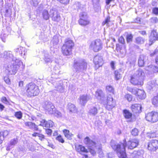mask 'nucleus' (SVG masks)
<instances>
[{"instance_id":"de8ad7c7","label":"nucleus","mask_w":158,"mask_h":158,"mask_svg":"<svg viewBox=\"0 0 158 158\" xmlns=\"http://www.w3.org/2000/svg\"><path fill=\"white\" fill-rule=\"evenodd\" d=\"M1 100L2 102L6 104H8L10 103L9 100L5 97H2L1 98Z\"/></svg>"},{"instance_id":"aec40b11","label":"nucleus","mask_w":158,"mask_h":158,"mask_svg":"<svg viewBox=\"0 0 158 158\" xmlns=\"http://www.w3.org/2000/svg\"><path fill=\"white\" fill-rule=\"evenodd\" d=\"M42 123H43V125L47 127H52L54 125V123L51 120H49L46 121L45 119H42L41 121Z\"/></svg>"},{"instance_id":"c9c22d12","label":"nucleus","mask_w":158,"mask_h":158,"mask_svg":"<svg viewBox=\"0 0 158 158\" xmlns=\"http://www.w3.org/2000/svg\"><path fill=\"white\" fill-rule=\"evenodd\" d=\"M115 79L118 80L122 77V76L118 70H116L114 73Z\"/></svg>"},{"instance_id":"f03ea898","label":"nucleus","mask_w":158,"mask_h":158,"mask_svg":"<svg viewBox=\"0 0 158 158\" xmlns=\"http://www.w3.org/2000/svg\"><path fill=\"white\" fill-rule=\"evenodd\" d=\"M1 57L10 62L12 65H9L6 68V72L9 74L15 75L17 72L19 68L23 66V62L19 59L14 57L12 52L10 51H5L1 54Z\"/></svg>"},{"instance_id":"a211bd4d","label":"nucleus","mask_w":158,"mask_h":158,"mask_svg":"<svg viewBox=\"0 0 158 158\" xmlns=\"http://www.w3.org/2000/svg\"><path fill=\"white\" fill-rule=\"evenodd\" d=\"M131 108L132 111L134 113H139L141 112V106L140 104H133L132 105Z\"/></svg>"},{"instance_id":"f8f14e48","label":"nucleus","mask_w":158,"mask_h":158,"mask_svg":"<svg viewBox=\"0 0 158 158\" xmlns=\"http://www.w3.org/2000/svg\"><path fill=\"white\" fill-rule=\"evenodd\" d=\"M148 150L151 151H156L158 148V141L152 140L146 144Z\"/></svg>"},{"instance_id":"09e8293b","label":"nucleus","mask_w":158,"mask_h":158,"mask_svg":"<svg viewBox=\"0 0 158 158\" xmlns=\"http://www.w3.org/2000/svg\"><path fill=\"white\" fill-rule=\"evenodd\" d=\"M97 148L98 149L99 157L100 158H103L104 157V155L102 151L101 148L99 147L98 148Z\"/></svg>"},{"instance_id":"8fccbe9b","label":"nucleus","mask_w":158,"mask_h":158,"mask_svg":"<svg viewBox=\"0 0 158 158\" xmlns=\"http://www.w3.org/2000/svg\"><path fill=\"white\" fill-rule=\"evenodd\" d=\"M138 130L136 128H134L131 131V134L134 136H136L138 135Z\"/></svg>"},{"instance_id":"6e6d98bb","label":"nucleus","mask_w":158,"mask_h":158,"mask_svg":"<svg viewBox=\"0 0 158 158\" xmlns=\"http://www.w3.org/2000/svg\"><path fill=\"white\" fill-rule=\"evenodd\" d=\"M150 21L152 23H156L158 22V19L156 17H154L151 19Z\"/></svg>"},{"instance_id":"49530a36","label":"nucleus","mask_w":158,"mask_h":158,"mask_svg":"<svg viewBox=\"0 0 158 158\" xmlns=\"http://www.w3.org/2000/svg\"><path fill=\"white\" fill-rule=\"evenodd\" d=\"M53 114L55 116L59 118L61 117L62 116L61 113L59 111L56 110H54V113Z\"/></svg>"},{"instance_id":"13d9d810","label":"nucleus","mask_w":158,"mask_h":158,"mask_svg":"<svg viewBox=\"0 0 158 158\" xmlns=\"http://www.w3.org/2000/svg\"><path fill=\"white\" fill-rule=\"evenodd\" d=\"M118 41L119 43L123 44L125 42L124 39L122 36H120L118 39Z\"/></svg>"},{"instance_id":"39448f33","label":"nucleus","mask_w":158,"mask_h":158,"mask_svg":"<svg viewBox=\"0 0 158 158\" xmlns=\"http://www.w3.org/2000/svg\"><path fill=\"white\" fill-rule=\"evenodd\" d=\"M26 89L27 96L29 97L37 96L40 92L38 86L33 83H30L27 85Z\"/></svg>"},{"instance_id":"bf43d9fd","label":"nucleus","mask_w":158,"mask_h":158,"mask_svg":"<svg viewBox=\"0 0 158 158\" xmlns=\"http://www.w3.org/2000/svg\"><path fill=\"white\" fill-rule=\"evenodd\" d=\"M6 35L5 34H2L1 35V39L2 41L5 42L6 41Z\"/></svg>"},{"instance_id":"cd10ccee","label":"nucleus","mask_w":158,"mask_h":158,"mask_svg":"<svg viewBox=\"0 0 158 158\" xmlns=\"http://www.w3.org/2000/svg\"><path fill=\"white\" fill-rule=\"evenodd\" d=\"M63 133L65 137L68 139L71 140L72 139V137L73 134L70 133L69 131L68 130L64 129L63 130Z\"/></svg>"},{"instance_id":"c03bdc74","label":"nucleus","mask_w":158,"mask_h":158,"mask_svg":"<svg viewBox=\"0 0 158 158\" xmlns=\"http://www.w3.org/2000/svg\"><path fill=\"white\" fill-rule=\"evenodd\" d=\"M106 90L107 91L109 92L113 93L114 89L112 86L111 85H108L106 87Z\"/></svg>"},{"instance_id":"0eeeda50","label":"nucleus","mask_w":158,"mask_h":158,"mask_svg":"<svg viewBox=\"0 0 158 158\" xmlns=\"http://www.w3.org/2000/svg\"><path fill=\"white\" fill-rule=\"evenodd\" d=\"M102 103L109 110H111L116 106L115 101L114 100L112 96L110 94L107 96L106 100H102Z\"/></svg>"},{"instance_id":"f704fd0d","label":"nucleus","mask_w":158,"mask_h":158,"mask_svg":"<svg viewBox=\"0 0 158 158\" xmlns=\"http://www.w3.org/2000/svg\"><path fill=\"white\" fill-rule=\"evenodd\" d=\"M43 18L45 20H47L49 18V15L47 10H44L42 12Z\"/></svg>"},{"instance_id":"b1692460","label":"nucleus","mask_w":158,"mask_h":158,"mask_svg":"<svg viewBox=\"0 0 158 158\" xmlns=\"http://www.w3.org/2000/svg\"><path fill=\"white\" fill-rule=\"evenodd\" d=\"M9 133V131L7 130H4L0 133V144L2 143L4 138L6 137Z\"/></svg>"},{"instance_id":"69168bd1","label":"nucleus","mask_w":158,"mask_h":158,"mask_svg":"<svg viewBox=\"0 0 158 158\" xmlns=\"http://www.w3.org/2000/svg\"><path fill=\"white\" fill-rule=\"evenodd\" d=\"M153 12L154 14L157 15L158 14V8H154L153 10Z\"/></svg>"},{"instance_id":"bb28decb","label":"nucleus","mask_w":158,"mask_h":158,"mask_svg":"<svg viewBox=\"0 0 158 158\" xmlns=\"http://www.w3.org/2000/svg\"><path fill=\"white\" fill-rule=\"evenodd\" d=\"M19 50H20L21 52L19 51V54L21 55V56L26 55L27 51L25 48L20 47L19 48H16L15 50V51L16 52H18L19 51Z\"/></svg>"},{"instance_id":"864d4df0","label":"nucleus","mask_w":158,"mask_h":158,"mask_svg":"<svg viewBox=\"0 0 158 158\" xmlns=\"http://www.w3.org/2000/svg\"><path fill=\"white\" fill-rule=\"evenodd\" d=\"M125 98L129 102L131 101L132 99V96L129 94H126L125 96Z\"/></svg>"},{"instance_id":"79ce46f5","label":"nucleus","mask_w":158,"mask_h":158,"mask_svg":"<svg viewBox=\"0 0 158 158\" xmlns=\"http://www.w3.org/2000/svg\"><path fill=\"white\" fill-rule=\"evenodd\" d=\"M139 89H137V88H130L128 90L130 92H131L133 94L137 95L138 93V90Z\"/></svg>"},{"instance_id":"4c0bfd02","label":"nucleus","mask_w":158,"mask_h":158,"mask_svg":"<svg viewBox=\"0 0 158 158\" xmlns=\"http://www.w3.org/2000/svg\"><path fill=\"white\" fill-rule=\"evenodd\" d=\"M100 0H92L93 4L95 8H99V7Z\"/></svg>"},{"instance_id":"0e129e2a","label":"nucleus","mask_w":158,"mask_h":158,"mask_svg":"<svg viewBox=\"0 0 158 158\" xmlns=\"http://www.w3.org/2000/svg\"><path fill=\"white\" fill-rule=\"evenodd\" d=\"M147 136L149 138H151L156 137L155 133H152L151 134H149V135H148Z\"/></svg>"},{"instance_id":"052dcab7","label":"nucleus","mask_w":158,"mask_h":158,"mask_svg":"<svg viewBox=\"0 0 158 158\" xmlns=\"http://www.w3.org/2000/svg\"><path fill=\"white\" fill-rule=\"evenodd\" d=\"M110 18L109 17H107L105 20L102 22V25H104L105 24H107L108 23L110 22Z\"/></svg>"},{"instance_id":"774afa93","label":"nucleus","mask_w":158,"mask_h":158,"mask_svg":"<svg viewBox=\"0 0 158 158\" xmlns=\"http://www.w3.org/2000/svg\"><path fill=\"white\" fill-rule=\"evenodd\" d=\"M90 152L93 155H94L96 154V152L93 149L90 148Z\"/></svg>"},{"instance_id":"6e6552de","label":"nucleus","mask_w":158,"mask_h":158,"mask_svg":"<svg viewBox=\"0 0 158 158\" xmlns=\"http://www.w3.org/2000/svg\"><path fill=\"white\" fill-rule=\"evenodd\" d=\"M90 48L94 52H97L102 48V43L100 39H97L91 42Z\"/></svg>"},{"instance_id":"412c9836","label":"nucleus","mask_w":158,"mask_h":158,"mask_svg":"<svg viewBox=\"0 0 158 158\" xmlns=\"http://www.w3.org/2000/svg\"><path fill=\"white\" fill-rule=\"evenodd\" d=\"M25 124L26 126L28 127L30 129H33L35 131H37L38 130L37 126L35 123L31 122H26L25 123Z\"/></svg>"},{"instance_id":"e433bc0d","label":"nucleus","mask_w":158,"mask_h":158,"mask_svg":"<svg viewBox=\"0 0 158 158\" xmlns=\"http://www.w3.org/2000/svg\"><path fill=\"white\" fill-rule=\"evenodd\" d=\"M135 41L138 44H143L144 42V40L141 37H138L136 38Z\"/></svg>"},{"instance_id":"5fc2aeb1","label":"nucleus","mask_w":158,"mask_h":158,"mask_svg":"<svg viewBox=\"0 0 158 158\" xmlns=\"http://www.w3.org/2000/svg\"><path fill=\"white\" fill-rule=\"evenodd\" d=\"M56 139L61 143H64V140L60 135H59L57 137Z\"/></svg>"},{"instance_id":"dca6fc26","label":"nucleus","mask_w":158,"mask_h":158,"mask_svg":"<svg viewBox=\"0 0 158 158\" xmlns=\"http://www.w3.org/2000/svg\"><path fill=\"white\" fill-rule=\"evenodd\" d=\"M91 98L90 96L87 94L81 95L80 97V103L82 105H84Z\"/></svg>"},{"instance_id":"a18cd8bd","label":"nucleus","mask_w":158,"mask_h":158,"mask_svg":"<svg viewBox=\"0 0 158 158\" xmlns=\"http://www.w3.org/2000/svg\"><path fill=\"white\" fill-rule=\"evenodd\" d=\"M18 139L17 138H14L11 139L10 142V144L11 145L14 146L17 143Z\"/></svg>"},{"instance_id":"ea45409f","label":"nucleus","mask_w":158,"mask_h":158,"mask_svg":"<svg viewBox=\"0 0 158 158\" xmlns=\"http://www.w3.org/2000/svg\"><path fill=\"white\" fill-rule=\"evenodd\" d=\"M44 60L46 63L50 62L51 61V58L49 57V55L47 54L44 55Z\"/></svg>"},{"instance_id":"20e7f679","label":"nucleus","mask_w":158,"mask_h":158,"mask_svg":"<svg viewBox=\"0 0 158 158\" xmlns=\"http://www.w3.org/2000/svg\"><path fill=\"white\" fill-rule=\"evenodd\" d=\"M87 63L84 59L77 58L74 61L73 67L77 72H83L86 70Z\"/></svg>"},{"instance_id":"2eb2a0df","label":"nucleus","mask_w":158,"mask_h":158,"mask_svg":"<svg viewBox=\"0 0 158 158\" xmlns=\"http://www.w3.org/2000/svg\"><path fill=\"white\" fill-rule=\"evenodd\" d=\"M45 108L49 114L54 113V112L56 109L54 106L51 102H48L46 104Z\"/></svg>"},{"instance_id":"3c124183","label":"nucleus","mask_w":158,"mask_h":158,"mask_svg":"<svg viewBox=\"0 0 158 158\" xmlns=\"http://www.w3.org/2000/svg\"><path fill=\"white\" fill-rule=\"evenodd\" d=\"M39 1L38 0H31V4L34 6H36L38 4Z\"/></svg>"},{"instance_id":"4be33fe9","label":"nucleus","mask_w":158,"mask_h":158,"mask_svg":"<svg viewBox=\"0 0 158 158\" xmlns=\"http://www.w3.org/2000/svg\"><path fill=\"white\" fill-rule=\"evenodd\" d=\"M104 94L102 90L98 89L96 92L95 97L98 100H101V102L103 100Z\"/></svg>"},{"instance_id":"393cba45","label":"nucleus","mask_w":158,"mask_h":158,"mask_svg":"<svg viewBox=\"0 0 158 158\" xmlns=\"http://www.w3.org/2000/svg\"><path fill=\"white\" fill-rule=\"evenodd\" d=\"M55 86V87L56 89L57 90L60 92H63L64 91V88L62 87L61 81H60L58 83L56 82L53 84Z\"/></svg>"},{"instance_id":"9b49d317","label":"nucleus","mask_w":158,"mask_h":158,"mask_svg":"<svg viewBox=\"0 0 158 158\" xmlns=\"http://www.w3.org/2000/svg\"><path fill=\"white\" fill-rule=\"evenodd\" d=\"M50 16L52 18V20L58 22L60 20V16L58 10L55 9H51L50 11Z\"/></svg>"},{"instance_id":"c85d7f7f","label":"nucleus","mask_w":158,"mask_h":158,"mask_svg":"<svg viewBox=\"0 0 158 158\" xmlns=\"http://www.w3.org/2000/svg\"><path fill=\"white\" fill-rule=\"evenodd\" d=\"M146 59V56L143 55L140 56L138 60V64L140 67L143 66L144 63V60Z\"/></svg>"},{"instance_id":"473e14b6","label":"nucleus","mask_w":158,"mask_h":158,"mask_svg":"<svg viewBox=\"0 0 158 158\" xmlns=\"http://www.w3.org/2000/svg\"><path fill=\"white\" fill-rule=\"evenodd\" d=\"M123 115L125 118L129 119L131 118L132 114L128 110H123Z\"/></svg>"},{"instance_id":"423d86ee","label":"nucleus","mask_w":158,"mask_h":158,"mask_svg":"<svg viewBox=\"0 0 158 158\" xmlns=\"http://www.w3.org/2000/svg\"><path fill=\"white\" fill-rule=\"evenodd\" d=\"M74 46V43L70 40H67L62 47V52L65 56H69L72 53V48Z\"/></svg>"},{"instance_id":"c756f323","label":"nucleus","mask_w":158,"mask_h":158,"mask_svg":"<svg viewBox=\"0 0 158 158\" xmlns=\"http://www.w3.org/2000/svg\"><path fill=\"white\" fill-rule=\"evenodd\" d=\"M67 107L70 112L74 113L76 111V109L75 105L71 103H69L68 104Z\"/></svg>"},{"instance_id":"a878e982","label":"nucleus","mask_w":158,"mask_h":158,"mask_svg":"<svg viewBox=\"0 0 158 158\" xmlns=\"http://www.w3.org/2000/svg\"><path fill=\"white\" fill-rule=\"evenodd\" d=\"M138 93L136 95L139 98L141 99H144L146 97V94L143 90L139 89L138 90Z\"/></svg>"},{"instance_id":"f257e3e1","label":"nucleus","mask_w":158,"mask_h":158,"mask_svg":"<svg viewBox=\"0 0 158 158\" xmlns=\"http://www.w3.org/2000/svg\"><path fill=\"white\" fill-rule=\"evenodd\" d=\"M126 140H123V143L120 144L116 145L114 141H111V146L112 148L115 151L119 158H125L126 155L125 152V147H127L128 149H132L136 148L139 143V140L137 139L130 140L127 143Z\"/></svg>"},{"instance_id":"9d476101","label":"nucleus","mask_w":158,"mask_h":158,"mask_svg":"<svg viewBox=\"0 0 158 158\" xmlns=\"http://www.w3.org/2000/svg\"><path fill=\"white\" fill-rule=\"evenodd\" d=\"M79 24L85 26L89 23L87 14L85 12H81L80 14V19L78 21Z\"/></svg>"},{"instance_id":"4d7b16f0","label":"nucleus","mask_w":158,"mask_h":158,"mask_svg":"<svg viewBox=\"0 0 158 158\" xmlns=\"http://www.w3.org/2000/svg\"><path fill=\"white\" fill-rule=\"evenodd\" d=\"M132 36L131 35H127V42H129L131 41L132 40Z\"/></svg>"},{"instance_id":"f3484780","label":"nucleus","mask_w":158,"mask_h":158,"mask_svg":"<svg viewBox=\"0 0 158 158\" xmlns=\"http://www.w3.org/2000/svg\"><path fill=\"white\" fill-rule=\"evenodd\" d=\"M156 40H158V33L155 31H152L149 36V41L152 43L154 42Z\"/></svg>"},{"instance_id":"338daca9","label":"nucleus","mask_w":158,"mask_h":158,"mask_svg":"<svg viewBox=\"0 0 158 158\" xmlns=\"http://www.w3.org/2000/svg\"><path fill=\"white\" fill-rule=\"evenodd\" d=\"M38 137L39 139L41 140H43L44 139V136L42 134H40Z\"/></svg>"},{"instance_id":"5701e85b","label":"nucleus","mask_w":158,"mask_h":158,"mask_svg":"<svg viewBox=\"0 0 158 158\" xmlns=\"http://www.w3.org/2000/svg\"><path fill=\"white\" fill-rule=\"evenodd\" d=\"M146 69L148 71L153 73L158 72V68L152 65H150L147 67Z\"/></svg>"},{"instance_id":"a19ab883","label":"nucleus","mask_w":158,"mask_h":158,"mask_svg":"<svg viewBox=\"0 0 158 158\" xmlns=\"http://www.w3.org/2000/svg\"><path fill=\"white\" fill-rule=\"evenodd\" d=\"M120 52L121 55L122 57H123L126 55V50L125 47L121 48L120 50Z\"/></svg>"},{"instance_id":"7c9ffc66","label":"nucleus","mask_w":158,"mask_h":158,"mask_svg":"<svg viewBox=\"0 0 158 158\" xmlns=\"http://www.w3.org/2000/svg\"><path fill=\"white\" fill-rule=\"evenodd\" d=\"M98 113L97 109L95 107H92L89 110V114L90 115L94 116Z\"/></svg>"},{"instance_id":"ddd939ff","label":"nucleus","mask_w":158,"mask_h":158,"mask_svg":"<svg viewBox=\"0 0 158 158\" xmlns=\"http://www.w3.org/2000/svg\"><path fill=\"white\" fill-rule=\"evenodd\" d=\"M94 62L95 65V69H98L102 66L103 63L102 57L99 56H95L94 59Z\"/></svg>"},{"instance_id":"1a4fd4ad","label":"nucleus","mask_w":158,"mask_h":158,"mask_svg":"<svg viewBox=\"0 0 158 158\" xmlns=\"http://www.w3.org/2000/svg\"><path fill=\"white\" fill-rule=\"evenodd\" d=\"M146 120L150 122L155 123L158 121V113L152 111L145 115Z\"/></svg>"},{"instance_id":"37998d69","label":"nucleus","mask_w":158,"mask_h":158,"mask_svg":"<svg viewBox=\"0 0 158 158\" xmlns=\"http://www.w3.org/2000/svg\"><path fill=\"white\" fill-rule=\"evenodd\" d=\"M15 116L18 119H20L22 117V113L21 111L17 112L15 113Z\"/></svg>"},{"instance_id":"e2e57ef3","label":"nucleus","mask_w":158,"mask_h":158,"mask_svg":"<svg viewBox=\"0 0 158 158\" xmlns=\"http://www.w3.org/2000/svg\"><path fill=\"white\" fill-rule=\"evenodd\" d=\"M52 131L50 129H46V133L49 135H50L52 134Z\"/></svg>"},{"instance_id":"603ef678","label":"nucleus","mask_w":158,"mask_h":158,"mask_svg":"<svg viewBox=\"0 0 158 158\" xmlns=\"http://www.w3.org/2000/svg\"><path fill=\"white\" fill-rule=\"evenodd\" d=\"M60 3L64 5H67L69 3L70 0H57Z\"/></svg>"},{"instance_id":"58836bf2","label":"nucleus","mask_w":158,"mask_h":158,"mask_svg":"<svg viewBox=\"0 0 158 158\" xmlns=\"http://www.w3.org/2000/svg\"><path fill=\"white\" fill-rule=\"evenodd\" d=\"M12 14V10L11 9L8 8L5 10V15L6 17L10 16Z\"/></svg>"},{"instance_id":"7ed1b4c3","label":"nucleus","mask_w":158,"mask_h":158,"mask_svg":"<svg viewBox=\"0 0 158 158\" xmlns=\"http://www.w3.org/2000/svg\"><path fill=\"white\" fill-rule=\"evenodd\" d=\"M144 77V72L142 69H139L131 77V82L134 85H142Z\"/></svg>"},{"instance_id":"2f4dec72","label":"nucleus","mask_w":158,"mask_h":158,"mask_svg":"<svg viewBox=\"0 0 158 158\" xmlns=\"http://www.w3.org/2000/svg\"><path fill=\"white\" fill-rule=\"evenodd\" d=\"M59 42L58 37L57 35H55L53 38V40L51 41V44H53V46L57 45Z\"/></svg>"},{"instance_id":"4468645a","label":"nucleus","mask_w":158,"mask_h":158,"mask_svg":"<svg viewBox=\"0 0 158 158\" xmlns=\"http://www.w3.org/2000/svg\"><path fill=\"white\" fill-rule=\"evenodd\" d=\"M84 142L89 147L93 148H97V144L91 140L88 137H86L84 139Z\"/></svg>"},{"instance_id":"72a5a7b5","label":"nucleus","mask_w":158,"mask_h":158,"mask_svg":"<svg viewBox=\"0 0 158 158\" xmlns=\"http://www.w3.org/2000/svg\"><path fill=\"white\" fill-rule=\"evenodd\" d=\"M155 85V81L154 80L152 81H149L147 85V87L149 89L151 90L154 87Z\"/></svg>"},{"instance_id":"680f3d73","label":"nucleus","mask_w":158,"mask_h":158,"mask_svg":"<svg viewBox=\"0 0 158 158\" xmlns=\"http://www.w3.org/2000/svg\"><path fill=\"white\" fill-rule=\"evenodd\" d=\"M59 65H56V66L54 68V69L55 70V73L56 74H57L59 73V69L58 68Z\"/></svg>"},{"instance_id":"6ab92c4d","label":"nucleus","mask_w":158,"mask_h":158,"mask_svg":"<svg viewBox=\"0 0 158 158\" xmlns=\"http://www.w3.org/2000/svg\"><path fill=\"white\" fill-rule=\"evenodd\" d=\"M75 148L76 150L81 154L86 153L88 152L85 147L81 145H77L75 146Z\"/></svg>"}]
</instances>
